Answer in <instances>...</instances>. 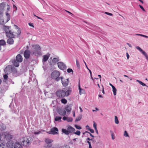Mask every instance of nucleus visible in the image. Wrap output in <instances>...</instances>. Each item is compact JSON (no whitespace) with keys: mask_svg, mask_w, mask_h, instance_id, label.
<instances>
[{"mask_svg":"<svg viewBox=\"0 0 148 148\" xmlns=\"http://www.w3.org/2000/svg\"><path fill=\"white\" fill-rule=\"evenodd\" d=\"M3 29L8 37H11L13 38H17L21 32L20 28L15 25H14L13 28L11 27L4 25Z\"/></svg>","mask_w":148,"mask_h":148,"instance_id":"1","label":"nucleus"},{"mask_svg":"<svg viewBox=\"0 0 148 148\" xmlns=\"http://www.w3.org/2000/svg\"><path fill=\"white\" fill-rule=\"evenodd\" d=\"M72 90L70 88L66 87L57 91L56 92V95L58 97L62 98L69 96Z\"/></svg>","mask_w":148,"mask_h":148,"instance_id":"2","label":"nucleus"},{"mask_svg":"<svg viewBox=\"0 0 148 148\" xmlns=\"http://www.w3.org/2000/svg\"><path fill=\"white\" fill-rule=\"evenodd\" d=\"M33 49L31 50V54L38 56L42 55L41 47L38 45H32Z\"/></svg>","mask_w":148,"mask_h":148,"instance_id":"3","label":"nucleus"},{"mask_svg":"<svg viewBox=\"0 0 148 148\" xmlns=\"http://www.w3.org/2000/svg\"><path fill=\"white\" fill-rule=\"evenodd\" d=\"M32 139L28 137H24L20 139V141L24 146H29L31 144Z\"/></svg>","mask_w":148,"mask_h":148,"instance_id":"4","label":"nucleus"},{"mask_svg":"<svg viewBox=\"0 0 148 148\" xmlns=\"http://www.w3.org/2000/svg\"><path fill=\"white\" fill-rule=\"evenodd\" d=\"M3 13H0V24L2 25L7 22L10 19V16L8 13H6L5 18H3Z\"/></svg>","mask_w":148,"mask_h":148,"instance_id":"5","label":"nucleus"},{"mask_svg":"<svg viewBox=\"0 0 148 148\" xmlns=\"http://www.w3.org/2000/svg\"><path fill=\"white\" fill-rule=\"evenodd\" d=\"M75 129L71 126H68L67 130L64 128L62 129V133L66 135L73 133L75 131Z\"/></svg>","mask_w":148,"mask_h":148,"instance_id":"6","label":"nucleus"},{"mask_svg":"<svg viewBox=\"0 0 148 148\" xmlns=\"http://www.w3.org/2000/svg\"><path fill=\"white\" fill-rule=\"evenodd\" d=\"M60 75V73L59 71H54L52 73L51 77L53 79H55L57 81H58L60 79V77H59Z\"/></svg>","mask_w":148,"mask_h":148,"instance_id":"7","label":"nucleus"},{"mask_svg":"<svg viewBox=\"0 0 148 148\" xmlns=\"http://www.w3.org/2000/svg\"><path fill=\"white\" fill-rule=\"evenodd\" d=\"M61 82L63 86H68L69 82L68 79H65L62 77H60Z\"/></svg>","mask_w":148,"mask_h":148,"instance_id":"8","label":"nucleus"},{"mask_svg":"<svg viewBox=\"0 0 148 148\" xmlns=\"http://www.w3.org/2000/svg\"><path fill=\"white\" fill-rule=\"evenodd\" d=\"M58 130L56 127H53L51 129L50 131L48 133L51 134L55 135L58 134Z\"/></svg>","mask_w":148,"mask_h":148,"instance_id":"9","label":"nucleus"},{"mask_svg":"<svg viewBox=\"0 0 148 148\" xmlns=\"http://www.w3.org/2000/svg\"><path fill=\"white\" fill-rule=\"evenodd\" d=\"M45 141L46 143L48 144L47 147L50 148L52 146V144L51 143H52L53 140L48 138H46L45 139Z\"/></svg>","mask_w":148,"mask_h":148,"instance_id":"10","label":"nucleus"},{"mask_svg":"<svg viewBox=\"0 0 148 148\" xmlns=\"http://www.w3.org/2000/svg\"><path fill=\"white\" fill-rule=\"evenodd\" d=\"M30 53V51L29 50H26L25 51L24 56L25 59H28L29 58Z\"/></svg>","mask_w":148,"mask_h":148,"instance_id":"11","label":"nucleus"},{"mask_svg":"<svg viewBox=\"0 0 148 148\" xmlns=\"http://www.w3.org/2000/svg\"><path fill=\"white\" fill-rule=\"evenodd\" d=\"M58 65L59 68L61 70H64L66 68L65 64L61 62H58Z\"/></svg>","mask_w":148,"mask_h":148,"instance_id":"12","label":"nucleus"},{"mask_svg":"<svg viewBox=\"0 0 148 148\" xmlns=\"http://www.w3.org/2000/svg\"><path fill=\"white\" fill-rule=\"evenodd\" d=\"M6 3H2L0 4V13H3L4 12V8L5 7Z\"/></svg>","mask_w":148,"mask_h":148,"instance_id":"13","label":"nucleus"},{"mask_svg":"<svg viewBox=\"0 0 148 148\" xmlns=\"http://www.w3.org/2000/svg\"><path fill=\"white\" fill-rule=\"evenodd\" d=\"M4 135L5 136V139L9 140L12 138V136L8 133H5Z\"/></svg>","mask_w":148,"mask_h":148,"instance_id":"14","label":"nucleus"},{"mask_svg":"<svg viewBox=\"0 0 148 148\" xmlns=\"http://www.w3.org/2000/svg\"><path fill=\"white\" fill-rule=\"evenodd\" d=\"M58 113L61 116H64L66 114V112L64 109H60L58 110Z\"/></svg>","mask_w":148,"mask_h":148,"instance_id":"15","label":"nucleus"},{"mask_svg":"<svg viewBox=\"0 0 148 148\" xmlns=\"http://www.w3.org/2000/svg\"><path fill=\"white\" fill-rule=\"evenodd\" d=\"M14 148H22L23 147L20 143L18 142H16L14 145Z\"/></svg>","mask_w":148,"mask_h":148,"instance_id":"16","label":"nucleus"},{"mask_svg":"<svg viewBox=\"0 0 148 148\" xmlns=\"http://www.w3.org/2000/svg\"><path fill=\"white\" fill-rule=\"evenodd\" d=\"M6 146L7 148H13L14 145L13 143L10 141H9L6 144Z\"/></svg>","mask_w":148,"mask_h":148,"instance_id":"17","label":"nucleus"},{"mask_svg":"<svg viewBox=\"0 0 148 148\" xmlns=\"http://www.w3.org/2000/svg\"><path fill=\"white\" fill-rule=\"evenodd\" d=\"M16 60L18 62H21L23 61V58L20 54H18L16 57Z\"/></svg>","mask_w":148,"mask_h":148,"instance_id":"18","label":"nucleus"},{"mask_svg":"<svg viewBox=\"0 0 148 148\" xmlns=\"http://www.w3.org/2000/svg\"><path fill=\"white\" fill-rule=\"evenodd\" d=\"M9 38H10L7 40V43L10 45L13 44L14 42V40L12 39L13 38L11 37H9Z\"/></svg>","mask_w":148,"mask_h":148,"instance_id":"19","label":"nucleus"},{"mask_svg":"<svg viewBox=\"0 0 148 148\" xmlns=\"http://www.w3.org/2000/svg\"><path fill=\"white\" fill-rule=\"evenodd\" d=\"M50 56V54H48L47 55H45L43 56V58L42 61L43 62H46Z\"/></svg>","mask_w":148,"mask_h":148,"instance_id":"20","label":"nucleus"},{"mask_svg":"<svg viewBox=\"0 0 148 148\" xmlns=\"http://www.w3.org/2000/svg\"><path fill=\"white\" fill-rule=\"evenodd\" d=\"M11 69H12L11 67V69H10V66H8L5 68L4 71L5 73L8 74L9 73H10Z\"/></svg>","mask_w":148,"mask_h":148,"instance_id":"21","label":"nucleus"},{"mask_svg":"<svg viewBox=\"0 0 148 148\" xmlns=\"http://www.w3.org/2000/svg\"><path fill=\"white\" fill-rule=\"evenodd\" d=\"M19 62L18 61L16 60H14L12 63L16 67H18L19 66Z\"/></svg>","mask_w":148,"mask_h":148,"instance_id":"22","label":"nucleus"},{"mask_svg":"<svg viewBox=\"0 0 148 148\" xmlns=\"http://www.w3.org/2000/svg\"><path fill=\"white\" fill-rule=\"evenodd\" d=\"M59 61L58 57L55 58H53L52 60V62L54 64H56Z\"/></svg>","mask_w":148,"mask_h":148,"instance_id":"23","label":"nucleus"},{"mask_svg":"<svg viewBox=\"0 0 148 148\" xmlns=\"http://www.w3.org/2000/svg\"><path fill=\"white\" fill-rule=\"evenodd\" d=\"M6 44L5 42L3 40H0V45L1 46L2 45L3 46Z\"/></svg>","mask_w":148,"mask_h":148,"instance_id":"24","label":"nucleus"},{"mask_svg":"<svg viewBox=\"0 0 148 148\" xmlns=\"http://www.w3.org/2000/svg\"><path fill=\"white\" fill-rule=\"evenodd\" d=\"M65 110H66V111H67V112H69L71 111V107L68 106L65 108Z\"/></svg>","mask_w":148,"mask_h":148,"instance_id":"25","label":"nucleus"},{"mask_svg":"<svg viewBox=\"0 0 148 148\" xmlns=\"http://www.w3.org/2000/svg\"><path fill=\"white\" fill-rule=\"evenodd\" d=\"M79 93L80 95H81L82 93H83L84 90L82 89L81 88L79 85Z\"/></svg>","mask_w":148,"mask_h":148,"instance_id":"26","label":"nucleus"},{"mask_svg":"<svg viewBox=\"0 0 148 148\" xmlns=\"http://www.w3.org/2000/svg\"><path fill=\"white\" fill-rule=\"evenodd\" d=\"M61 102L63 104H66L67 103V101L64 98H62L61 100Z\"/></svg>","mask_w":148,"mask_h":148,"instance_id":"27","label":"nucleus"},{"mask_svg":"<svg viewBox=\"0 0 148 148\" xmlns=\"http://www.w3.org/2000/svg\"><path fill=\"white\" fill-rule=\"evenodd\" d=\"M112 88V91L113 92V94L114 95H116V88L114 87H113Z\"/></svg>","mask_w":148,"mask_h":148,"instance_id":"28","label":"nucleus"},{"mask_svg":"<svg viewBox=\"0 0 148 148\" xmlns=\"http://www.w3.org/2000/svg\"><path fill=\"white\" fill-rule=\"evenodd\" d=\"M7 7V11L6 12H8L9 11V10L10 9V6L9 5H8V4L6 3V5H5V7Z\"/></svg>","mask_w":148,"mask_h":148,"instance_id":"29","label":"nucleus"},{"mask_svg":"<svg viewBox=\"0 0 148 148\" xmlns=\"http://www.w3.org/2000/svg\"><path fill=\"white\" fill-rule=\"evenodd\" d=\"M61 117L60 116H56L55 119L56 121H58L61 120Z\"/></svg>","mask_w":148,"mask_h":148,"instance_id":"30","label":"nucleus"},{"mask_svg":"<svg viewBox=\"0 0 148 148\" xmlns=\"http://www.w3.org/2000/svg\"><path fill=\"white\" fill-rule=\"evenodd\" d=\"M115 122L116 124H118L119 123V120L118 119L117 117L115 116L114 117Z\"/></svg>","mask_w":148,"mask_h":148,"instance_id":"31","label":"nucleus"},{"mask_svg":"<svg viewBox=\"0 0 148 148\" xmlns=\"http://www.w3.org/2000/svg\"><path fill=\"white\" fill-rule=\"evenodd\" d=\"M82 119L81 116H79L75 120V122H77L80 121Z\"/></svg>","mask_w":148,"mask_h":148,"instance_id":"32","label":"nucleus"},{"mask_svg":"<svg viewBox=\"0 0 148 148\" xmlns=\"http://www.w3.org/2000/svg\"><path fill=\"white\" fill-rule=\"evenodd\" d=\"M67 121L68 122H71L73 121V119L71 117H68Z\"/></svg>","mask_w":148,"mask_h":148,"instance_id":"33","label":"nucleus"},{"mask_svg":"<svg viewBox=\"0 0 148 148\" xmlns=\"http://www.w3.org/2000/svg\"><path fill=\"white\" fill-rule=\"evenodd\" d=\"M137 81L140 84V85L143 86H146L145 84L143 83L142 82L138 80H137Z\"/></svg>","mask_w":148,"mask_h":148,"instance_id":"34","label":"nucleus"},{"mask_svg":"<svg viewBox=\"0 0 148 148\" xmlns=\"http://www.w3.org/2000/svg\"><path fill=\"white\" fill-rule=\"evenodd\" d=\"M74 133L75 134L79 136L81 132L77 130L76 132H74Z\"/></svg>","mask_w":148,"mask_h":148,"instance_id":"35","label":"nucleus"},{"mask_svg":"<svg viewBox=\"0 0 148 148\" xmlns=\"http://www.w3.org/2000/svg\"><path fill=\"white\" fill-rule=\"evenodd\" d=\"M136 48L139 50L141 53L143 51L140 47L139 46H136Z\"/></svg>","mask_w":148,"mask_h":148,"instance_id":"36","label":"nucleus"},{"mask_svg":"<svg viewBox=\"0 0 148 148\" xmlns=\"http://www.w3.org/2000/svg\"><path fill=\"white\" fill-rule=\"evenodd\" d=\"M67 72L68 73H70L71 72H72V73H73V71L72 69L69 68V69H67Z\"/></svg>","mask_w":148,"mask_h":148,"instance_id":"37","label":"nucleus"},{"mask_svg":"<svg viewBox=\"0 0 148 148\" xmlns=\"http://www.w3.org/2000/svg\"><path fill=\"white\" fill-rule=\"evenodd\" d=\"M75 127L76 129H77L80 130L82 129V128L80 126L77 125H75Z\"/></svg>","mask_w":148,"mask_h":148,"instance_id":"38","label":"nucleus"},{"mask_svg":"<svg viewBox=\"0 0 148 148\" xmlns=\"http://www.w3.org/2000/svg\"><path fill=\"white\" fill-rule=\"evenodd\" d=\"M76 64H77V67H78V68L79 69L80 67V64H79V62H78V61L77 60H76Z\"/></svg>","mask_w":148,"mask_h":148,"instance_id":"39","label":"nucleus"},{"mask_svg":"<svg viewBox=\"0 0 148 148\" xmlns=\"http://www.w3.org/2000/svg\"><path fill=\"white\" fill-rule=\"evenodd\" d=\"M93 123V127L95 129H97V124L95 122H94Z\"/></svg>","mask_w":148,"mask_h":148,"instance_id":"40","label":"nucleus"},{"mask_svg":"<svg viewBox=\"0 0 148 148\" xmlns=\"http://www.w3.org/2000/svg\"><path fill=\"white\" fill-rule=\"evenodd\" d=\"M124 136L126 137L128 136V133L126 131H125L124 132Z\"/></svg>","mask_w":148,"mask_h":148,"instance_id":"41","label":"nucleus"},{"mask_svg":"<svg viewBox=\"0 0 148 148\" xmlns=\"http://www.w3.org/2000/svg\"><path fill=\"white\" fill-rule=\"evenodd\" d=\"M62 148H70L69 146L68 145H66L65 146H63Z\"/></svg>","mask_w":148,"mask_h":148,"instance_id":"42","label":"nucleus"},{"mask_svg":"<svg viewBox=\"0 0 148 148\" xmlns=\"http://www.w3.org/2000/svg\"><path fill=\"white\" fill-rule=\"evenodd\" d=\"M3 77L5 79H6L8 78V76L6 74H5L3 75Z\"/></svg>","mask_w":148,"mask_h":148,"instance_id":"43","label":"nucleus"},{"mask_svg":"<svg viewBox=\"0 0 148 148\" xmlns=\"http://www.w3.org/2000/svg\"><path fill=\"white\" fill-rule=\"evenodd\" d=\"M142 53L144 55V56L146 57L147 56V54L144 51H143Z\"/></svg>","mask_w":148,"mask_h":148,"instance_id":"44","label":"nucleus"},{"mask_svg":"<svg viewBox=\"0 0 148 148\" xmlns=\"http://www.w3.org/2000/svg\"><path fill=\"white\" fill-rule=\"evenodd\" d=\"M142 53L144 55V56L146 57L147 56V54L144 51H143Z\"/></svg>","mask_w":148,"mask_h":148,"instance_id":"45","label":"nucleus"},{"mask_svg":"<svg viewBox=\"0 0 148 148\" xmlns=\"http://www.w3.org/2000/svg\"><path fill=\"white\" fill-rule=\"evenodd\" d=\"M142 53L144 55V56L146 57L147 56V54L144 51H143Z\"/></svg>","mask_w":148,"mask_h":148,"instance_id":"46","label":"nucleus"},{"mask_svg":"<svg viewBox=\"0 0 148 148\" xmlns=\"http://www.w3.org/2000/svg\"><path fill=\"white\" fill-rule=\"evenodd\" d=\"M88 130H89L92 133H93L94 132V131L93 130L91 129L90 128H89Z\"/></svg>","mask_w":148,"mask_h":148,"instance_id":"47","label":"nucleus"},{"mask_svg":"<svg viewBox=\"0 0 148 148\" xmlns=\"http://www.w3.org/2000/svg\"><path fill=\"white\" fill-rule=\"evenodd\" d=\"M29 25L31 27H34V26L33 24L32 23H29Z\"/></svg>","mask_w":148,"mask_h":148,"instance_id":"48","label":"nucleus"},{"mask_svg":"<svg viewBox=\"0 0 148 148\" xmlns=\"http://www.w3.org/2000/svg\"><path fill=\"white\" fill-rule=\"evenodd\" d=\"M41 133V132L40 131H39L38 132H34V134H40Z\"/></svg>","mask_w":148,"mask_h":148,"instance_id":"49","label":"nucleus"},{"mask_svg":"<svg viewBox=\"0 0 148 148\" xmlns=\"http://www.w3.org/2000/svg\"><path fill=\"white\" fill-rule=\"evenodd\" d=\"M139 6L140 7V8L142 9V10L145 11V10L144 9V8H143V7L141 6V5H139Z\"/></svg>","mask_w":148,"mask_h":148,"instance_id":"50","label":"nucleus"},{"mask_svg":"<svg viewBox=\"0 0 148 148\" xmlns=\"http://www.w3.org/2000/svg\"><path fill=\"white\" fill-rule=\"evenodd\" d=\"M105 14H106L107 15H110V16H112V14L110 13H109L108 12H105Z\"/></svg>","mask_w":148,"mask_h":148,"instance_id":"51","label":"nucleus"},{"mask_svg":"<svg viewBox=\"0 0 148 148\" xmlns=\"http://www.w3.org/2000/svg\"><path fill=\"white\" fill-rule=\"evenodd\" d=\"M85 133H88L89 134H90V135L93 138L94 137V136L92 135V134L90 133V132H88L87 131H86L85 132Z\"/></svg>","mask_w":148,"mask_h":148,"instance_id":"52","label":"nucleus"},{"mask_svg":"<svg viewBox=\"0 0 148 148\" xmlns=\"http://www.w3.org/2000/svg\"><path fill=\"white\" fill-rule=\"evenodd\" d=\"M62 119H63V120L64 121H65V120L67 121V117H66L65 116H64L63 117Z\"/></svg>","mask_w":148,"mask_h":148,"instance_id":"53","label":"nucleus"},{"mask_svg":"<svg viewBox=\"0 0 148 148\" xmlns=\"http://www.w3.org/2000/svg\"><path fill=\"white\" fill-rule=\"evenodd\" d=\"M126 56L127 59H128L130 57V56L129 55L128 53H126Z\"/></svg>","mask_w":148,"mask_h":148,"instance_id":"54","label":"nucleus"},{"mask_svg":"<svg viewBox=\"0 0 148 148\" xmlns=\"http://www.w3.org/2000/svg\"><path fill=\"white\" fill-rule=\"evenodd\" d=\"M13 7L14 8H15V10L16 11L17 10V7H16V6L15 5H13Z\"/></svg>","mask_w":148,"mask_h":148,"instance_id":"55","label":"nucleus"},{"mask_svg":"<svg viewBox=\"0 0 148 148\" xmlns=\"http://www.w3.org/2000/svg\"><path fill=\"white\" fill-rule=\"evenodd\" d=\"M34 15L35 16H36V17H37V18L38 19H41V20H43V19H42V18H40V17H38V16H36V15H35L34 14Z\"/></svg>","mask_w":148,"mask_h":148,"instance_id":"56","label":"nucleus"},{"mask_svg":"<svg viewBox=\"0 0 148 148\" xmlns=\"http://www.w3.org/2000/svg\"><path fill=\"white\" fill-rule=\"evenodd\" d=\"M72 113H73V116H74V117H75V111H72Z\"/></svg>","mask_w":148,"mask_h":148,"instance_id":"57","label":"nucleus"},{"mask_svg":"<svg viewBox=\"0 0 148 148\" xmlns=\"http://www.w3.org/2000/svg\"><path fill=\"white\" fill-rule=\"evenodd\" d=\"M111 136L112 139H114V136L113 134H111Z\"/></svg>","mask_w":148,"mask_h":148,"instance_id":"58","label":"nucleus"},{"mask_svg":"<svg viewBox=\"0 0 148 148\" xmlns=\"http://www.w3.org/2000/svg\"><path fill=\"white\" fill-rule=\"evenodd\" d=\"M141 36H143V37H145L146 38H148V36H146V35H143V34H142Z\"/></svg>","mask_w":148,"mask_h":148,"instance_id":"59","label":"nucleus"},{"mask_svg":"<svg viewBox=\"0 0 148 148\" xmlns=\"http://www.w3.org/2000/svg\"><path fill=\"white\" fill-rule=\"evenodd\" d=\"M124 76L125 77H126L128 78H129L131 80H132V78L131 77H128L126 75H124Z\"/></svg>","mask_w":148,"mask_h":148,"instance_id":"60","label":"nucleus"},{"mask_svg":"<svg viewBox=\"0 0 148 148\" xmlns=\"http://www.w3.org/2000/svg\"><path fill=\"white\" fill-rule=\"evenodd\" d=\"M65 11L66 12H67L68 13H69V14H71V15H73V14H72V13H71L69 11H67V10H65Z\"/></svg>","mask_w":148,"mask_h":148,"instance_id":"61","label":"nucleus"},{"mask_svg":"<svg viewBox=\"0 0 148 148\" xmlns=\"http://www.w3.org/2000/svg\"><path fill=\"white\" fill-rule=\"evenodd\" d=\"M79 108L80 110V112H83V110L81 108V107H79Z\"/></svg>","mask_w":148,"mask_h":148,"instance_id":"62","label":"nucleus"},{"mask_svg":"<svg viewBox=\"0 0 148 148\" xmlns=\"http://www.w3.org/2000/svg\"><path fill=\"white\" fill-rule=\"evenodd\" d=\"M95 130L97 134H98V132L97 129H95Z\"/></svg>","mask_w":148,"mask_h":148,"instance_id":"63","label":"nucleus"},{"mask_svg":"<svg viewBox=\"0 0 148 148\" xmlns=\"http://www.w3.org/2000/svg\"><path fill=\"white\" fill-rule=\"evenodd\" d=\"M127 44L130 47H132V46L131 45V44H130L129 43H127Z\"/></svg>","mask_w":148,"mask_h":148,"instance_id":"64","label":"nucleus"}]
</instances>
